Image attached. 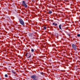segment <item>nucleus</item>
<instances>
[{
	"label": "nucleus",
	"mask_w": 80,
	"mask_h": 80,
	"mask_svg": "<svg viewBox=\"0 0 80 80\" xmlns=\"http://www.w3.org/2000/svg\"><path fill=\"white\" fill-rule=\"evenodd\" d=\"M19 21L21 25H23V26H25V23L24 22H23V21L22 20V19H19Z\"/></svg>",
	"instance_id": "obj_1"
},
{
	"label": "nucleus",
	"mask_w": 80,
	"mask_h": 80,
	"mask_svg": "<svg viewBox=\"0 0 80 80\" xmlns=\"http://www.w3.org/2000/svg\"><path fill=\"white\" fill-rule=\"evenodd\" d=\"M22 5L23 7H24L25 8H27V7H28V6H27V4L25 3V1H23Z\"/></svg>",
	"instance_id": "obj_2"
},
{
	"label": "nucleus",
	"mask_w": 80,
	"mask_h": 80,
	"mask_svg": "<svg viewBox=\"0 0 80 80\" xmlns=\"http://www.w3.org/2000/svg\"><path fill=\"white\" fill-rule=\"evenodd\" d=\"M72 47L74 49V50H75V51H77V46H76L75 44H73L72 45Z\"/></svg>",
	"instance_id": "obj_3"
},
{
	"label": "nucleus",
	"mask_w": 80,
	"mask_h": 80,
	"mask_svg": "<svg viewBox=\"0 0 80 80\" xmlns=\"http://www.w3.org/2000/svg\"><path fill=\"white\" fill-rule=\"evenodd\" d=\"M37 76L35 75H32V76H31V78H32L33 80H38L37 78Z\"/></svg>",
	"instance_id": "obj_4"
},
{
	"label": "nucleus",
	"mask_w": 80,
	"mask_h": 80,
	"mask_svg": "<svg viewBox=\"0 0 80 80\" xmlns=\"http://www.w3.org/2000/svg\"><path fill=\"white\" fill-rule=\"evenodd\" d=\"M26 56L27 58H30V57H31V55H30V53H27L26 54Z\"/></svg>",
	"instance_id": "obj_5"
},
{
	"label": "nucleus",
	"mask_w": 80,
	"mask_h": 80,
	"mask_svg": "<svg viewBox=\"0 0 80 80\" xmlns=\"http://www.w3.org/2000/svg\"><path fill=\"white\" fill-rule=\"evenodd\" d=\"M61 26L62 25L61 24H60L59 26V28L60 29V30H62V27H61Z\"/></svg>",
	"instance_id": "obj_6"
},
{
	"label": "nucleus",
	"mask_w": 80,
	"mask_h": 80,
	"mask_svg": "<svg viewBox=\"0 0 80 80\" xmlns=\"http://www.w3.org/2000/svg\"><path fill=\"white\" fill-rule=\"evenodd\" d=\"M49 13L51 14V13H52V11H49Z\"/></svg>",
	"instance_id": "obj_7"
},
{
	"label": "nucleus",
	"mask_w": 80,
	"mask_h": 80,
	"mask_svg": "<svg viewBox=\"0 0 80 80\" xmlns=\"http://www.w3.org/2000/svg\"><path fill=\"white\" fill-rule=\"evenodd\" d=\"M31 51L32 52H34V50L33 49H31Z\"/></svg>",
	"instance_id": "obj_8"
},
{
	"label": "nucleus",
	"mask_w": 80,
	"mask_h": 80,
	"mask_svg": "<svg viewBox=\"0 0 80 80\" xmlns=\"http://www.w3.org/2000/svg\"><path fill=\"white\" fill-rule=\"evenodd\" d=\"M5 77H8V75H7V74H5Z\"/></svg>",
	"instance_id": "obj_9"
},
{
	"label": "nucleus",
	"mask_w": 80,
	"mask_h": 80,
	"mask_svg": "<svg viewBox=\"0 0 80 80\" xmlns=\"http://www.w3.org/2000/svg\"><path fill=\"white\" fill-rule=\"evenodd\" d=\"M44 28L45 30H46V29H47V27L45 26L44 27Z\"/></svg>",
	"instance_id": "obj_10"
},
{
	"label": "nucleus",
	"mask_w": 80,
	"mask_h": 80,
	"mask_svg": "<svg viewBox=\"0 0 80 80\" xmlns=\"http://www.w3.org/2000/svg\"><path fill=\"white\" fill-rule=\"evenodd\" d=\"M77 36H78V37H80V34H77Z\"/></svg>",
	"instance_id": "obj_11"
},
{
	"label": "nucleus",
	"mask_w": 80,
	"mask_h": 80,
	"mask_svg": "<svg viewBox=\"0 0 80 80\" xmlns=\"http://www.w3.org/2000/svg\"><path fill=\"white\" fill-rule=\"evenodd\" d=\"M12 73L14 74H15V73H16V72H14V71H12Z\"/></svg>",
	"instance_id": "obj_12"
},
{
	"label": "nucleus",
	"mask_w": 80,
	"mask_h": 80,
	"mask_svg": "<svg viewBox=\"0 0 80 80\" xmlns=\"http://www.w3.org/2000/svg\"><path fill=\"white\" fill-rule=\"evenodd\" d=\"M29 36H30V37H32V34H30L29 35Z\"/></svg>",
	"instance_id": "obj_13"
},
{
	"label": "nucleus",
	"mask_w": 80,
	"mask_h": 80,
	"mask_svg": "<svg viewBox=\"0 0 80 80\" xmlns=\"http://www.w3.org/2000/svg\"><path fill=\"white\" fill-rule=\"evenodd\" d=\"M40 73L41 74V75H43V72H40Z\"/></svg>",
	"instance_id": "obj_14"
},
{
	"label": "nucleus",
	"mask_w": 80,
	"mask_h": 80,
	"mask_svg": "<svg viewBox=\"0 0 80 80\" xmlns=\"http://www.w3.org/2000/svg\"><path fill=\"white\" fill-rule=\"evenodd\" d=\"M68 35V36H69V37H70V34H67Z\"/></svg>",
	"instance_id": "obj_15"
},
{
	"label": "nucleus",
	"mask_w": 80,
	"mask_h": 80,
	"mask_svg": "<svg viewBox=\"0 0 80 80\" xmlns=\"http://www.w3.org/2000/svg\"><path fill=\"white\" fill-rule=\"evenodd\" d=\"M57 25H58L56 23H55V24L54 25H55V26H57Z\"/></svg>",
	"instance_id": "obj_16"
},
{
	"label": "nucleus",
	"mask_w": 80,
	"mask_h": 80,
	"mask_svg": "<svg viewBox=\"0 0 80 80\" xmlns=\"http://www.w3.org/2000/svg\"><path fill=\"white\" fill-rule=\"evenodd\" d=\"M55 23H52L53 25H55Z\"/></svg>",
	"instance_id": "obj_17"
},
{
	"label": "nucleus",
	"mask_w": 80,
	"mask_h": 80,
	"mask_svg": "<svg viewBox=\"0 0 80 80\" xmlns=\"http://www.w3.org/2000/svg\"><path fill=\"white\" fill-rule=\"evenodd\" d=\"M71 67H73V65H72V64H71Z\"/></svg>",
	"instance_id": "obj_18"
},
{
	"label": "nucleus",
	"mask_w": 80,
	"mask_h": 80,
	"mask_svg": "<svg viewBox=\"0 0 80 80\" xmlns=\"http://www.w3.org/2000/svg\"><path fill=\"white\" fill-rule=\"evenodd\" d=\"M70 74H71V75H72V73L71 72Z\"/></svg>",
	"instance_id": "obj_19"
},
{
	"label": "nucleus",
	"mask_w": 80,
	"mask_h": 80,
	"mask_svg": "<svg viewBox=\"0 0 80 80\" xmlns=\"http://www.w3.org/2000/svg\"><path fill=\"white\" fill-rule=\"evenodd\" d=\"M65 1H67V0H64Z\"/></svg>",
	"instance_id": "obj_20"
},
{
	"label": "nucleus",
	"mask_w": 80,
	"mask_h": 80,
	"mask_svg": "<svg viewBox=\"0 0 80 80\" xmlns=\"http://www.w3.org/2000/svg\"><path fill=\"white\" fill-rule=\"evenodd\" d=\"M70 68H71V67H70Z\"/></svg>",
	"instance_id": "obj_21"
},
{
	"label": "nucleus",
	"mask_w": 80,
	"mask_h": 80,
	"mask_svg": "<svg viewBox=\"0 0 80 80\" xmlns=\"http://www.w3.org/2000/svg\"><path fill=\"white\" fill-rule=\"evenodd\" d=\"M1 80V78H0V80Z\"/></svg>",
	"instance_id": "obj_22"
},
{
	"label": "nucleus",
	"mask_w": 80,
	"mask_h": 80,
	"mask_svg": "<svg viewBox=\"0 0 80 80\" xmlns=\"http://www.w3.org/2000/svg\"><path fill=\"white\" fill-rule=\"evenodd\" d=\"M71 59V58H70V59Z\"/></svg>",
	"instance_id": "obj_23"
}]
</instances>
